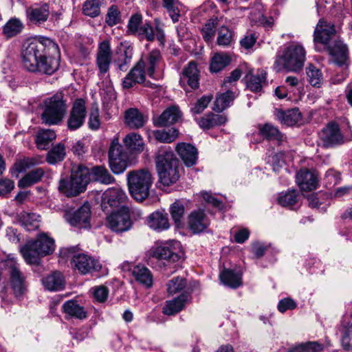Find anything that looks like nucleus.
I'll return each mask as SVG.
<instances>
[{
    "label": "nucleus",
    "mask_w": 352,
    "mask_h": 352,
    "mask_svg": "<svg viewBox=\"0 0 352 352\" xmlns=\"http://www.w3.org/2000/svg\"><path fill=\"white\" fill-rule=\"evenodd\" d=\"M21 62L30 72L52 75L60 65L58 46L49 38L28 41L23 46Z\"/></svg>",
    "instance_id": "1"
},
{
    "label": "nucleus",
    "mask_w": 352,
    "mask_h": 352,
    "mask_svg": "<svg viewBox=\"0 0 352 352\" xmlns=\"http://www.w3.org/2000/svg\"><path fill=\"white\" fill-rule=\"evenodd\" d=\"M159 182L165 186L175 184L179 179V161L170 148L159 151L155 157Z\"/></svg>",
    "instance_id": "2"
},
{
    "label": "nucleus",
    "mask_w": 352,
    "mask_h": 352,
    "mask_svg": "<svg viewBox=\"0 0 352 352\" xmlns=\"http://www.w3.org/2000/svg\"><path fill=\"white\" fill-rule=\"evenodd\" d=\"M89 181V169L82 164L74 165L70 177L60 180L58 190L67 197H76L86 190Z\"/></svg>",
    "instance_id": "3"
},
{
    "label": "nucleus",
    "mask_w": 352,
    "mask_h": 352,
    "mask_svg": "<svg viewBox=\"0 0 352 352\" xmlns=\"http://www.w3.org/2000/svg\"><path fill=\"white\" fill-rule=\"evenodd\" d=\"M68 109L67 99L62 92H58L46 98L41 115L43 124L48 126L58 125L65 117Z\"/></svg>",
    "instance_id": "4"
},
{
    "label": "nucleus",
    "mask_w": 352,
    "mask_h": 352,
    "mask_svg": "<svg viewBox=\"0 0 352 352\" xmlns=\"http://www.w3.org/2000/svg\"><path fill=\"white\" fill-rule=\"evenodd\" d=\"M54 251V241L45 234L39 235L35 240L29 241L21 248V253L29 265H39L41 258Z\"/></svg>",
    "instance_id": "5"
},
{
    "label": "nucleus",
    "mask_w": 352,
    "mask_h": 352,
    "mask_svg": "<svg viewBox=\"0 0 352 352\" xmlns=\"http://www.w3.org/2000/svg\"><path fill=\"white\" fill-rule=\"evenodd\" d=\"M305 61V50L298 44H291L276 56L274 68L277 72L285 69L289 72H298L302 70Z\"/></svg>",
    "instance_id": "6"
},
{
    "label": "nucleus",
    "mask_w": 352,
    "mask_h": 352,
    "mask_svg": "<svg viewBox=\"0 0 352 352\" xmlns=\"http://www.w3.org/2000/svg\"><path fill=\"white\" fill-rule=\"evenodd\" d=\"M127 182L131 195L137 201H142L149 195L153 178L148 170L142 169L130 171L127 174Z\"/></svg>",
    "instance_id": "7"
},
{
    "label": "nucleus",
    "mask_w": 352,
    "mask_h": 352,
    "mask_svg": "<svg viewBox=\"0 0 352 352\" xmlns=\"http://www.w3.org/2000/svg\"><path fill=\"white\" fill-rule=\"evenodd\" d=\"M4 266L8 270L9 283L16 297L23 295L27 289L26 278L19 269V264L14 257L8 256L4 261Z\"/></svg>",
    "instance_id": "8"
},
{
    "label": "nucleus",
    "mask_w": 352,
    "mask_h": 352,
    "mask_svg": "<svg viewBox=\"0 0 352 352\" xmlns=\"http://www.w3.org/2000/svg\"><path fill=\"white\" fill-rule=\"evenodd\" d=\"M129 157L118 138L112 140L109 149V163L115 174L123 173L128 166Z\"/></svg>",
    "instance_id": "9"
},
{
    "label": "nucleus",
    "mask_w": 352,
    "mask_h": 352,
    "mask_svg": "<svg viewBox=\"0 0 352 352\" xmlns=\"http://www.w3.org/2000/svg\"><path fill=\"white\" fill-rule=\"evenodd\" d=\"M127 200L126 193L120 188L107 190L102 195L101 207L104 212L109 213L125 206Z\"/></svg>",
    "instance_id": "10"
},
{
    "label": "nucleus",
    "mask_w": 352,
    "mask_h": 352,
    "mask_svg": "<svg viewBox=\"0 0 352 352\" xmlns=\"http://www.w3.org/2000/svg\"><path fill=\"white\" fill-rule=\"evenodd\" d=\"M336 31L335 25L327 22L323 19L319 20L314 32V42L315 48L318 51H321L318 44L322 45L324 49L329 46V41L336 35Z\"/></svg>",
    "instance_id": "11"
},
{
    "label": "nucleus",
    "mask_w": 352,
    "mask_h": 352,
    "mask_svg": "<svg viewBox=\"0 0 352 352\" xmlns=\"http://www.w3.org/2000/svg\"><path fill=\"white\" fill-rule=\"evenodd\" d=\"M107 223L110 229L118 233L128 231L132 227L131 220L127 213V207H122L116 211L110 212Z\"/></svg>",
    "instance_id": "12"
},
{
    "label": "nucleus",
    "mask_w": 352,
    "mask_h": 352,
    "mask_svg": "<svg viewBox=\"0 0 352 352\" xmlns=\"http://www.w3.org/2000/svg\"><path fill=\"white\" fill-rule=\"evenodd\" d=\"M87 116L85 101L82 98L75 100L69 111L67 127L69 131H76L80 129L85 123Z\"/></svg>",
    "instance_id": "13"
},
{
    "label": "nucleus",
    "mask_w": 352,
    "mask_h": 352,
    "mask_svg": "<svg viewBox=\"0 0 352 352\" xmlns=\"http://www.w3.org/2000/svg\"><path fill=\"white\" fill-rule=\"evenodd\" d=\"M145 67V61L140 59L122 80L123 88L128 89L136 84H144L146 87H150V82H146Z\"/></svg>",
    "instance_id": "14"
},
{
    "label": "nucleus",
    "mask_w": 352,
    "mask_h": 352,
    "mask_svg": "<svg viewBox=\"0 0 352 352\" xmlns=\"http://www.w3.org/2000/svg\"><path fill=\"white\" fill-rule=\"evenodd\" d=\"M66 221L72 226L79 228L90 227L91 210L88 203L83 204L75 211L67 210L64 214Z\"/></svg>",
    "instance_id": "15"
},
{
    "label": "nucleus",
    "mask_w": 352,
    "mask_h": 352,
    "mask_svg": "<svg viewBox=\"0 0 352 352\" xmlns=\"http://www.w3.org/2000/svg\"><path fill=\"white\" fill-rule=\"evenodd\" d=\"M72 263L74 264L75 269L83 275L98 272L102 267L101 264L97 259L85 254H78L74 256Z\"/></svg>",
    "instance_id": "16"
},
{
    "label": "nucleus",
    "mask_w": 352,
    "mask_h": 352,
    "mask_svg": "<svg viewBox=\"0 0 352 352\" xmlns=\"http://www.w3.org/2000/svg\"><path fill=\"white\" fill-rule=\"evenodd\" d=\"M111 58L112 52L110 47V42L107 40L103 41L99 44L96 59V64L99 70V75H104L109 72Z\"/></svg>",
    "instance_id": "17"
},
{
    "label": "nucleus",
    "mask_w": 352,
    "mask_h": 352,
    "mask_svg": "<svg viewBox=\"0 0 352 352\" xmlns=\"http://www.w3.org/2000/svg\"><path fill=\"white\" fill-rule=\"evenodd\" d=\"M50 6L47 3L35 5L26 10L28 21L32 24L40 26L46 22L50 16Z\"/></svg>",
    "instance_id": "18"
},
{
    "label": "nucleus",
    "mask_w": 352,
    "mask_h": 352,
    "mask_svg": "<svg viewBox=\"0 0 352 352\" xmlns=\"http://www.w3.org/2000/svg\"><path fill=\"white\" fill-rule=\"evenodd\" d=\"M296 183L301 190L312 191L318 186V174L314 170L300 169L296 176Z\"/></svg>",
    "instance_id": "19"
},
{
    "label": "nucleus",
    "mask_w": 352,
    "mask_h": 352,
    "mask_svg": "<svg viewBox=\"0 0 352 352\" xmlns=\"http://www.w3.org/2000/svg\"><path fill=\"white\" fill-rule=\"evenodd\" d=\"M180 84L185 87L188 85L192 89H197L199 85V74L197 63L190 62L183 69L180 76Z\"/></svg>",
    "instance_id": "20"
},
{
    "label": "nucleus",
    "mask_w": 352,
    "mask_h": 352,
    "mask_svg": "<svg viewBox=\"0 0 352 352\" xmlns=\"http://www.w3.org/2000/svg\"><path fill=\"white\" fill-rule=\"evenodd\" d=\"M182 116V113L177 107L171 106L165 109L160 116L154 117L153 124L158 127L173 125L181 119Z\"/></svg>",
    "instance_id": "21"
},
{
    "label": "nucleus",
    "mask_w": 352,
    "mask_h": 352,
    "mask_svg": "<svg viewBox=\"0 0 352 352\" xmlns=\"http://www.w3.org/2000/svg\"><path fill=\"white\" fill-rule=\"evenodd\" d=\"M321 140L325 147H331L340 144L343 141L338 125L335 123L329 124L321 134Z\"/></svg>",
    "instance_id": "22"
},
{
    "label": "nucleus",
    "mask_w": 352,
    "mask_h": 352,
    "mask_svg": "<svg viewBox=\"0 0 352 352\" xmlns=\"http://www.w3.org/2000/svg\"><path fill=\"white\" fill-rule=\"evenodd\" d=\"M333 57V62L338 66L347 65L348 48L340 41H336L333 45L328 46L325 49Z\"/></svg>",
    "instance_id": "23"
},
{
    "label": "nucleus",
    "mask_w": 352,
    "mask_h": 352,
    "mask_svg": "<svg viewBox=\"0 0 352 352\" xmlns=\"http://www.w3.org/2000/svg\"><path fill=\"white\" fill-rule=\"evenodd\" d=\"M176 151L186 166H192L196 164L197 149L190 144L179 143L176 146Z\"/></svg>",
    "instance_id": "24"
},
{
    "label": "nucleus",
    "mask_w": 352,
    "mask_h": 352,
    "mask_svg": "<svg viewBox=\"0 0 352 352\" xmlns=\"http://www.w3.org/2000/svg\"><path fill=\"white\" fill-rule=\"evenodd\" d=\"M148 118L137 108H130L125 111L124 122L130 129L142 128L147 122Z\"/></svg>",
    "instance_id": "25"
},
{
    "label": "nucleus",
    "mask_w": 352,
    "mask_h": 352,
    "mask_svg": "<svg viewBox=\"0 0 352 352\" xmlns=\"http://www.w3.org/2000/svg\"><path fill=\"white\" fill-rule=\"evenodd\" d=\"M209 225V221L203 210L193 211L188 217V226L195 234L204 231Z\"/></svg>",
    "instance_id": "26"
},
{
    "label": "nucleus",
    "mask_w": 352,
    "mask_h": 352,
    "mask_svg": "<svg viewBox=\"0 0 352 352\" xmlns=\"http://www.w3.org/2000/svg\"><path fill=\"white\" fill-rule=\"evenodd\" d=\"M274 116L281 124L287 126L296 124L301 118V113L299 109L296 108L286 111L276 109Z\"/></svg>",
    "instance_id": "27"
},
{
    "label": "nucleus",
    "mask_w": 352,
    "mask_h": 352,
    "mask_svg": "<svg viewBox=\"0 0 352 352\" xmlns=\"http://www.w3.org/2000/svg\"><path fill=\"white\" fill-rule=\"evenodd\" d=\"M148 226L157 231L167 230L170 227V223L167 213L164 211H155L151 213L147 217Z\"/></svg>",
    "instance_id": "28"
},
{
    "label": "nucleus",
    "mask_w": 352,
    "mask_h": 352,
    "mask_svg": "<svg viewBox=\"0 0 352 352\" xmlns=\"http://www.w3.org/2000/svg\"><path fill=\"white\" fill-rule=\"evenodd\" d=\"M190 295L188 293L184 292L178 297L171 300L166 301V306L163 308V313L166 315H175L181 311L186 302L188 301Z\"/></svg>",
    "instance_id": "29"
},
{
    "label": "nucleus",
    "mask_w": 352,
    "mask_h": 352,
    "mask_svg": "<svg viewBox=\"0 0 352 352\" xmlns=\"http://www.w3.org/2000/svg\"><path fill=\"white\" fill-rule=\"evenodd\" d=\"M45 288L49 291H60L65 288V278L59 272H54L42 279Z\"/></svg>",
    "instance_id": "30"
},
{
    "label": "nucleus",
    "mask_w": 352,
    "mask_h": 352,
    "mask_svg": "<svg viewBox=\"0 0 352 352\" xmlns=\"http://www.w3.org/2000/svg\"><path fill=\"white\" fill-rule=\"evenodd\" d=\"M266 76L267 73L263 69L258 70L256 74L247 75V88L255 93L261 91L263 85L266 83Z\"/></svg>",
    "instance_id": "31"
},
{
    "label": "nucleus",
    "mask_w": 352,
    "mask_h": 352,
    "mask_svg": "<svg viewBox=\"0 0 352 352\" xmlns=\"http://www.w3.org/2000/svg\"><path fill=\"white\" fill-rule=\"evenodd\" d=\"M132 275L137 282L146 287H151L153 285V275L144 265L134 266L132 270Z\"/></svg>",
    "instance_id": "32"
},
{
    "label": "nucleus",
    "mask_w": 352,
    "mask_h": 352,
    "mask_svg": "<svg viewBox=\"0 0 352 352\" xmlns=\"http://www.w3.org/2000/svg\"><path fill=\"white\" fill-rule=\"evenodd\" d=\"M228 121L226 115L210 113L198 121L199 126L203 129H210L214 126L225 124Z\"/></svg>",
    "instance_id": "33"
},
{
    "label": "nucleus",
    "mask_w": 352,
    "mask_h": 352,
    "mask_svg": "<svg viewBox=\"0 0 352 352\" xmlns=\"http://www.w3.org/2000/svg\"><path fill=\"white\" fill-rule=\"evenodd\" d=\"M153 256L160 260H165L168 263H175L180 258L179 255L175 252L170 245L164 244L155 249Z\"/></svg>",
    "instance_id": "34"
},
{
    "label": "nucleus",
    "mask_w": 352,
    "mask_h": 352,
    "mask_svg": "<svg viewBox=\"0 0 352 352\" xmlns=\"http://www.w3.org/2000/svg\"><path fill=\"white\" fill-rule=\"evenodd\" d=\"M222 283L230 288L236 289L242 285L241 275L234 270L224 269L219 274Z\"/></svg>",
    "instance_id": "35"
},
{
    "label": "nucleus",
    "mask_w": 352,
    "mask_h": 352,
    "mask_svg": "<svg viewBox=\"0 0 352 352\" xmlns=\"http://www.w3.org/2000/svg\"><path fill=\"white\" fill-rule=\"evenodd\" d=\"M56 138V135L54 130L41 129L38 131L35 138L36 147L41 150L47 149L50 144Z\"/></svg>",
    "instance_id": "36"
},
{
    "label": "nucleus",
    "mask_w": 352,
    "mask_h": 352,
    "mask_svg": "<svg viewBox=\"0 0 352 352\" xmlns=\"http://www.w3.org/2000/svg\"><path fill=\"white\" fill-rule=\"evenodd\" d=\"M44 170L42 168H37L32 170L25 175L18 183V186L25 188L39 182L44 175Z\"/></svg>",
    "instance_id": "37"
},
{
    "label": "nucleus",
    "mask_w": 352,
    "mask_h": 352,
    "mask_svg": "<svg viewBox=\"0 0 352 352\" xmlns=\"http://www.w3.org/2000/svg\"><path fill=\"white\" fill-rule=\"evenodd\" d=\"M125 146L132 153H140L144 150V141L142 137L135 133H131L124 138Z\"/></svg>",
    "instance_id": "38"
},
{
    "label": "nucleus",
    "mask_w": 352,
    "mask_h": 352,
    "mask_svg": "<svg viewBox=\"0 0 352 352\" xmlns=\"http://www.w3.org/2000/svg\"><path fill=\"white\" fill-rule=\"evenodd\" d=\"M63 311L67 315L82 320L87 318V312L83 307L76 300H67L63 305Z\"/></svg>",
    "instance_id": "39"
},
{
    "label": "nucleus",
    "mask_w": 352,
    "mask_h": 352,
    "mask_svg": "<svg viewBox=\"0 0 352 352\" xmlns=\"http://www.w3.org/2000/svg\"><path fill=\"white\" fill-rule=\"evenodd\" d=\"M89 171L90 177L91 176L94 181L105 184H109L114 182L113 177L104 166H95Z\"/></svg>",
    "instance_id": "40"
},
{
    "label": "nucleus",
    "mask_w": 352,
    "mask_h": 352,
    "mask_svg": "<svg viewBox=\"0 0 352 352\" xmlns=\"http://www.w3.org/2000/svg\"><path fill=\"white\" fill-rule=\"evenodd\" d=\"M66 156L65 144L60 142L54 145L46 155V161L50 164H56L63 161Z\"/></svg>",
    "instance_id": "41"
},
{
    "label": "nucleus",
    "mask_w": 352,
    "mask_h": 352,
    "mask_svg": "<svg viewBox=\"0 0 352 352\" xmlns=\"http://www.w3.org/2000/svg\"><path fill=\"white\" fill-rule=\"evenodd\" d=\"M234 98L235 94L230 90H228L223 94H217L214 103L213 110L217 112H222L230 106V104Z\"/></svg>",
    "instance_id": "42"
},
{
    "label": "nucleus",
    "mask_w": 352,
    "mask_h": 352,
    "mask_svg": "<svg viewBox=\"0 0 352 352\" xmlns=\"http://www.w3.org/2000/svg\"><path fill=\"white\" fill-rule=\"evenodd\" d=\"M24 28L23 23L16 18L10 19L3 28V34L10 38L19 34Z\"/></svg>",
    "instance_id": "43"
},
{
    "label": "nucleus",
    "mask_w": 352,
    "mask_h": 352,
    "mask_svg": "<svg viewBox=\"0 0 352 352\" xmlns=\"http://www.w3.org/2000/svg\"><path fill=\"white\" fill-rule=\"evenodd\" d=\"M259 134L267 140H275L278 142L283 139V134L280 131L273 125L266 123L258 126Z\"/></svg>",
    "instance_id": "44"
},
{
    "label": "nucleus",
    "mask_w": 352,
    "mask_h": 352,
    "mask_svg": "<svg viewBox=\"0 0 352 352\" xmlns=\"http://www.w3.org/2000/svg\"><path fill=\"white\" fill-rule=\"evenodd\" d=\"M218 22L219 20L217 17H212L209 19L203 25L201 30V33L206 42L210 43L213 41L216 34Z\"/></svg>",
    "instance_id": "45"
},
{
    "label": "nucleus",
    "mask_w": 352,
    "mask_h": 352,
    "mask_svg": "<svg viewBox=\"0 0 352 352\" xmlns=\"http://www.w3.org/2000/svg\"><path fill=\"white\" fill-rule=\"evenodd\" d=\"M156 140L162 143H171L178 137L179 131L175 128L168 129L156 130L153 132Z\"/></svg>",
    "instance_id": "46"
},
{
    "label": "nucleus",
    "mask_w": 352,
    "mask_h": 352,
    "mask_svg": "<svg viewBox=\"0 0 352 352\" xmlns=\"http://www.w3.org/2000/svg\"><path fill=\"white\" fill-rule=\"evenodd\" d=\"M230 56L223 53H217L212 58L210 65L211 72L217 73L230 63Z\"/></svg>",
    "instance_id": "47"
},
{
    "label": "nucleus",
    "mask_w": 352,
    "mask_h": 352,
    "mask_svg": "<svg viewBox=\"0 0 352 352\" xmlns=\"http://www.w3.org/2000/svg\"><path fill=\"white\" fill-rule=\"evenodd\" d=\"M162 6L166 10L173 23L179 21L181 16L179 0H162Z\"/></svg>",
    "instance_id": "48"
},
{
    "label": "nucleus",
    "mask_w": 352,
    "mask_h": 352,
    "mask_svg": "<svg viewBox=\"0 0 352 352\" xmlns=\"http://www.w3.org/2000/svg\"><path fill=\"white\" fill-rule=\"evenodd\" d=\"M162 59L161 53L159 50L151 51L147 58L145 70L148 76L154 78L155 69Z\"/></svg>",
    "instance_id": "49"
},
{
    "label": "nucleus",
    "mask_w": 352,
    "mask_h": 352,
    "mask_svg": "<svg viewBox=\"0 0 352 352\" xmlns=\"http://www.w3.org/2000/svg\"><path fill=\"white\" fill-rule=\"evenodd\" d=\"M19 220L28 231L36 230L39 227L38 216L34 213L23 212L20 214Z\"/></svg>",
    "instance_id": "50"
},
{
    "label": "nucleus",
    "mask_w": 352,
    "mask_h": 352,
    "mask_svg": "<svg viewBox=\"0 0 352 352\" xmlns=\"http://www.w3.org/2000/svg\"><path fill=\"white\" fill-rule=\"evenodd\" d=\"M184 211L185 207L179 200L175 201L170 206L169 212L170 213L171 218L177 228H179L182 225Z\"/></svg>",
    "instance_id": "51"
},
{
    "label": "nucleus",
    "mask_w": 352,
    "mask_h": 352,
    "mask_svg": "<svg viewBox=\"0 0 352 352\" xmlns=\"http://www.w3.org/2000/svg\"><path fill=\"white\" fill-rule=\"evenodd\" d=\"M103 0H86L82 6L84 14L91 16H98L100 13V6Z\"/></svg>",
    "instance_id": "52"
},
{
    "label": "nucleus",
    "mask_w": 352,
    "mask_h": 352,
    "mask_svg": "<svg viewBox=\"0 0 352 352\" xmlns=\"http://www.w3.org/2000/svg\"><path fill=\"white\" fill-rule=\"evenodd\" d=\"M306 73L309 82L313 87H320L323 79L320 69L311 64L307 67Z\"/></svg>",
    "instance_id": "53"
},
{
    "label": "nucleus",
    "mask_w": 352,
    "mask_h": 352,
    "mask_svg": "<svg viewBox=\"0 0 352 352\" xmlns=\"http://www.w3.org/2000/svg\"><path fill=\"white\" fill-rule=\"evenodd\" d=\"M232 41V32L225 25H222L218 30L217 43L219 46H229Z\"/></svg>",
    "instance_id": "54"
},
{
    "label": "nucleus",
    "mask_w": 352,
    "mask_h": 352,
    "mask_svg": "<svg viewBox=\"0 0 352 352\" xmlns=\"http://www.w3.org/2000/svg\"><path fill=\"white\" fill-rule=\"evenodd\" d=\"M186 286V280L182 277H176L167 283V291L169 294L173 295L183 290Z\"/></svg>",
    "instance_id": "55"
},
{
    "label": "nucleus",
    "mask_w": 352,
    "mask_h": 352,
    "mask_svg": "<svg viewBox=\"0 0 352 352\" xmlns=\"http://www.w3.org/2000/svg\"><path fill=\"white\" fill-rule=\"evenodd\" d=\"M298 192L296 190H289L280 195L278 198V203L283 207H291L297 202Z\"/></svg>",
    "instance_id": "56"
},
{
    "label": "nucleus",
    "mask_w": 352,
    "mask_h": 352,
    "mask_svg": "<svg viewBox=\"0 0 352 352\" xmlns=\"http://www.w3.org/2000/svg\"><path fill=\"white\" fill-rule=\"evenodd\" d=\"M323 349V345L318 342L301 343L294 348V352H319Z\"/></svg>",
    "instance_id": "57"
},
{
    "label": "nucleus",
    "mask_w": 352,
    "mask_h": 352,
    "mask_svg": "<svg viewBox=\"0 0 352 352\" xmlns=\"http://www.w3.org/2000/svg\"><path fill=\"white\" fill-rule=\"evenodd\" d=\"M121 21L120 12L116 6H111L107 12L105 21L109 26H113Z\"/></svg>",
    "instance_id": "58"
},
{
    "label": "nucleus",
    "mask_w": 352,
    "mask_h": 352,
    "mask_svg": "<svg viewBox=\"0 0 352 352\" xmlns=\"http://www.w3.org/2000/svg\"><path fill=\"white\" fill-rule=\"evenodd\" d=\"M341 344L345 351H352V323L342 332Z\"/></svg>",
    "instance_id": "59"
},
{
    "label": "nucleus",
    "mask_w": 352,
    "mask_h": 352,
    "mask_svg": "<svg viewBox=\"0 0 352 352\" xmlns=\"http://www.w3.org/2000/svg\"><path fill=\"white\" fill-rule=\"evenodd\" d=\"M142 22V16L140 14H133L127 25V32L130 34H136L138 32L140 24Z\"/></svg>",
    "instance_id": "60"
},
{
    "label": "nucleus",
    "mask_w": 352,
    "mask_h": 352,
    "mask_svg": "<svg viewBox=\"0 0 352 352\" xmlns=\"http://www.w3.org/2000/svg\"><path fill=\"white\" fill-rule=\"evenodd\" d=\"M212 98V95L204 96L199 98L192 107L191 111L194 114H199L202 113L204 109L208 107V104L211 102Z\"/></svg>",
    "instance_id": "61"
},
{
    "label": "nucleus",
    "mask_w": 352,
    "mask_h": 352,
    "mask_svg": "<svg viewBox=\"0 0 352 352\" xmlns=\"http://www.w3.org/2000/svg\"><path fill=\"white\" fill-rule=\"evenodd\" d=\"M136 34L142 38H146L148 41H153L155 39V34L153 28L147 23L140 26Z\"/></svg>",
    "instance_id": "62"
},
{
    "label": "nucleus",
    "mask_w": 352,
    "mask_h": 352,
    "mask_svg": "<svg viewBox=\"0 0 352 352\" xmlns=\"http://www.w3.org/2000/svg\"><path fill=\"white\" fill-rule=\"evenodd\" d=\"M88 124L89 127L92 130H97L100 128V120L99 119V111L98 108L91 109Z\"/></svg>",
    "instance_id": "63"
},
{
    "label": "nucleus",
    "mask_w": 352,
    "mask_h": 352,
    "mask_svg": "<svg viewBox=\"0 0 352 352\" xmlns=\"http://www.w3.org/2000/svg\"><path fill=\"white\" fill-rule=\"evenodd\" d=\"M108 294V289L103 285L99 286L94 289V297L99 302H104L107 300Z\"/></svg>",
    "instance_id": "64"
}]
</instances>
